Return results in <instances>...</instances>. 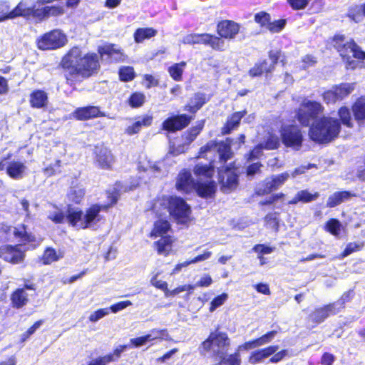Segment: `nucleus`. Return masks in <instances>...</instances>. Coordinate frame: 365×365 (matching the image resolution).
Segmentation results:
<instances>
[{"label":"nucleus","mask_w":365,"mask_h":365,"mask_svg":"<svg viewBox=\"0 0 365 365\" xmlns=\"http://www.w3.org/2000/svg\"><path fill=\"white\" fill-rule=\"evenodd\" d=\"M115 361V359H113V355H106L93 359L88 365H106L107 364Z\"/></svg>","instance_id":"nucleus-63"},{"label":"nucleus","mask_w":365,"mask_h":365,"mask_svg":"<svg viewBox=\"0 0 365 365\" xmlns=\"http://www.w3.org/2000/svg\"><path fill=\"white\" fill-rule=\"evenodd\" d=\"M341 224L338 220L331 219L326 223L325 230L335 237L340 235Z\"/></svg>","instance_id":"nucleus-47"},{"label":"nucleus","mask_w":365,"mask_h":365,"mask_svg":"<svg viewBox=\"0 0 365 365\" xmlns=\"http://www.w3.org/2000/svg\"><path fill=\"white\" fill-rule=\"evenodd\" d=\"M84 195L85 191L82 187H72L68 193V197L71 201L79 203L83 198Z\"/></svg>","instance_id":"nucleus-46"},{"label":"nucleus","mask_w":365,"mask_h":365,"mask_svg":"<svg viewBox=\"0 0 365 365\" xmlns=\"http://www.w3.org/2000/svg\"><path fill=\"white\" fill-rule=\"evenodd\" d=\"M354 195V194L347 191L336 192L329 197L327 206L328 207H334Z\"/></svg>","instance_id":"nucleus-28"},{"label":"nucleus","mask_w":365,"mask_h":365,"mask_svg":"<svg viewBox=\"0 0 365 365\" xmlns=\"http://www.w3.org/2000/svg\"><path fill=\"white\" fill-rule=\"evenodd\" d=\"M98 51L101 57L108 56L112 61L115 62L125 61L127 57L123 51L115 44H105L99 46Z\"/></svg>","instance_id":"nucleus-18"},{"label":"nucleus","mask_w":365,"mask_h":365,"mask_svg":"<svg viewBox=\"0 0 365 365\" xmlns=\"http://www.w3.org/2000/svg\"><path fill=\"white\" fill-rule=\"evenodd\" d=\"M67 41L66 36L61 30L54 29L38 38L37 46L41 50H51L64 46Z\"/></svg>","instance_id":"nucleus-10"},{"label":"nucleus","mask_w":365,"mask_h":365,"mask_svg":"<svg viewBox=\"0 0 365 365\" xmlns=\"http://www.w3.org/2000/svg\"><path fill=\"white\" fill-rule=\"evenodd\" d=\"M217 31L222 38L232 39L239 33L240 25L233 21L225 20L217 24Z\"/></svg>","instance_id":"nucleus-20"},{"label":"nucleus","mask_w":365,"mask_h":365,"mask_svg":"<svg viewBox=\"0 0 365 365\" xmlns=\"http://www.w3.org/2000/svg\"><path fill=\"white\" fill-rule=\"evenodd\" d=\"M323 110L324 107L320 103L304 99L298 109L297 120L302 125L307 126Z\"/></svg>","instance_id":"nucleus-9"},{"label":"nucleus","mask_w":365,"mask_h":365,"mask_svg":"<svg viewBox=\"0 0 365 365\" xmlns=\"http://www.w3.org/2000/svg\"><path fill=\"white\" fill-rule=\"evenodd\" d=\"M285 24L286 21L284 19L277 20L273 22H272L270 20L267 27V29L272 33H277L284 29Z\"/></svg>","instance_id":"nucleus-57"},{"label":"nucleus","mask_w":365,"mask_h":365,"mask_svg":"<svg viewBox=\"0 0 365 365\" xmlns=\"http://www.w3.org/2000/svg\"><path fill=\"white\" fill-rule=\"evenodd\" d=\"M336 307L337 304H329L323 307L316 309L309 314V319L317 324L322 323L329 316L339 313V309Z\"/></svg>","instance_id":"nucleus-19"},{"label":"nucleus","mask_w":365,"mask_h":365,"mask_svg":"<svg viewBox=\"0 0 365 365\" xmlns=\"http://www.w3.org/2000/svg\"><path fill=\"white\" fill-rule=\"evenodd\" d=\"M203 128V123L200 122L197 125L191 128L187 133H185L182 138L185 139V144H190L192 142Z\"/></svg>","instance_id":"nucleus-44"},{"label":"nucleus","mask_w":365,"mask_h":365,"mask_svg":"<svg viewBox=\"0 0 365 365\" xmlns=\"http://www.w3.org/2000/svg\"><path fill=\"white\" fill-rule=\"evenodd\" d=\"M61 66L71 76L82 78L90 77L100 67L97 54H83L78 47H73L68 52L61 61Z\"/></svg>","instance_id":"nucleus-1"},{"label":"nucleus","mask_w":365,"mask_h":365,"mask_svg":"<svg viewBox=\"0 0 365 365\" xmlns=\"http://www.w3.org/2000/svg\"><path fill=\"white\" fill-rule=\"evenodd\" d=\"M175 186L178 190L185 192L196 190L198 195L202 197H211L216 190L214 181L207 180L205 182H195L191 173L185 170L178 174Z\"/></svg>","instance_id":"nucleus-4"},{"label":"nucleus","mask_w":365,"mask_h":365,"mask_svg":"<svg viewBox=\"0 0 365 365\" xmlns=\"http://www.w3.org/2000/svg\"><path fill=\"white\" fill-rule=\"evenodd\" d=\"M48 101V96L46 92L36 90L30 96V103L34 108H41L44 107Z\"/></svg>","instance_id":"nucleus-29"},{"label":"nucleus","mask_w":365,"mask_h":365,"mask_svg":"<svg viewBox=\"0 0 365 365\" xmlns=\"http://www.w3.org/2000/svg\"><path fill=\"white\" fill-rule=\"evenodd\" d=\"M239 354H231L221 360L220 365H240Z\"/></svg>","instance_id":"nucleus-64"},{"label":"nucleus","mask_w":365,"mask_h":365,"mask_svg":"<svg viewBox=\"0 0 365 365\" xmlns=\"http://www.w3.org/2000/svg\"><path fill=\"white\" fill-rule=\"evenodd\" d=\"M152 122L153 117L150 115H146L138 117L131 125H129L126 128L125 133L130 135L138 133L143 127H148L150 125Z\"/></svg>","instance_id":"nucleus-24"},{"label":"nucleus","mask_w":365,"mask_h":365,"mask_svg":"<svg viewBox=\"0 0 365 365\" xmlns=\"http://www.w3.org/2000/svg\"><path fill=\"white\" fill-rule=\"evenodd\" d=\"M170 215L179 223H185L189 220L190 207L185 200L178 197H168L163 199Z\"/></svg>","instance_id":"nucleus-8"},{"label":"nucleus","mask_w":365,"mask_h":365,"mask_svg":"<svg viewBox=\"0 0 365 365\" xmlns=\"http://www.w3.org/2000/svg\"><path fill=\"white\" fill-rule=\"evenodd\" d=\"M154 340H169L170 335L167 329H153L150 331Z\"/></svg>","instance_id":"nucleus-59"},{"label":"nucleus","mask_w":365,"mask_h":365,"mask_svg":"<svg viewBox=\"0 0 365 365\" xmlns=\"http://www.w3.org/2000/svg\"><path fill=\"white\" fill-rule=\"evenodd\" d=\"M203 128V123L200 122L197 125L191 128L187 133H185L182 138L185 139V144H190L192 142Z\"/></svg>","instance_id":"nucleus-43"},{"label":"nucleus","mask_w":365,"mask_h":365,"mask_svg":"<svg viewBox=\"0 0 365 365\" xmlns=\"http://www.w3.org/2000/svg\"><path fill=\"white\" fill-rule=\"evenodd\" d=\"M355 119L360 124H365V96L358 98L352 106Z\"/></svg>","instance_id":"nucleus-26"},{"label":"nucleus","mask_w":365,"mask_h":365,"mask_svg":"<svg viewBox=\"0 0 365 365\" xmlns=\"http://www.w3.org/2000/svg\"><path fill=\"white\" fill-rule=\"evenodd\" d=\"M34 0H21L18 5L10 11L9 18H16L19 16L30 17L34 7Z\"/></svg>","instance_id":"nucleus-21"},{"label":"nucleus","mask_w":365,"mask_h":365,"mask_svg":"<svg viewBox=\"0 0 365 365\" xmlns=\"http://www.w3.org/2000/svg\"><path fill=\"white\" fill-rule=\"evenodd\" d=\"M219 178L222 186L228 190L236 187L237 185V175L233 168L230 167H218Z\"/></svg>","instance_id":"nucleus-16"},{"label":"nucleus","mask_w":365,"mask_h":365,"mask_svg":"<svg viewBox=\"0 0 365 365\" xmlns=\"http://www.w3.org/2000/svg\"><path fill=\"white\" fill-rule=\"evenodd\" d=\"M264 223L267 228L277 232L279 230L278 214L277 212L267 214L264 217Z\"/></svg>","instance_id":"nucleus-45"},{"label":"nucleus","mask_w":365,"mask_h":365,"mask_svg":"<svg viewBox=\"0 0 365 365\" xmlns=\"http://www.w3.org/2000/svg\"><path fill=\"white\" fill-rule=\"evenodd\" d=\"M170 228L168 221L159 220L155 222L151 235L154 237L161 236L165 234Z\"/></svg>","instance_id":"nucleus-37"},{"label":"nucleus","mask_w":365,"mask_h":365,"mask_svg":"<svg viewBox=\"0 0 365 365\" xmlns=\"http://www.w3.org/2000/svg\"><path fill=\"white\" fill-rule=\"evenodd\" d=\"M289 177L290 175L287 172L278 175H273L269 178H266L262 183L259 185L258 187L257 188L256 193L258 195H264L269 194L273 190H276L282 187Z\"/></svg>","instance_id":"nucleus-11"},{"label":"nucleus","mask_w":365,"mask_h":365,"mask_svg":"<svg viewBox=\"0 0 365 365\" xmlns=\"http://www.w3.org/2000/svg\"><path fill=\"white\" fill-rule=\"evenodd\" d=\"M333 43L334 48L346 61V68L347 69H354L359 65L358 61L351 59V56L360 60L365 59V52L361 51V48L352 39L345 41L344 36L338 35L334 38Z\"/></svg>","instance_id":"nucleus-5"},{"label":"nucleus","mask_w":365,"mask_h":365,"mask_svg":"<svg viewBox=\"0 0 365 365\" xmlns=\"http://www.w3.org/2000/svg\"><path fill=\"white\" fill-rule=\"evenodd\" d=\"M107 209V206L93 205L84 212L78 208L68 206L66 211V220L73 226L81 229L91 227L101 221L100 212Z\"/></svg>","instance_id":"nucleus-2"},{"label":"nucleus","mask_w":365,"mask_h":365,"mask_svg":"<svg viewBox=\"0 0 365 365\" xmlns=\"http://www.w3.org/2000/svg\"><path fill=\"white\" fill-rule=\"evenodd\" d=\"M280 57V51H271L269 53V58L259 61L250 69L249 73L252 77H256L266 73H271L274 71L275 65Z\"/></svg>","instance_id":"nucleus-12"},{"label":"nucleus","mask_w":365,"mask_h":365,"mask_svg":"<svg viewBox=\"0 0 365 365\" xmlns=\"http://www.w3.org/2000/svg\"><path fill=\"white\" fill-rule=\"evenodd\" d=\"M65 217L63 212L56 207H52V210L48 213V218L55 223L63 222Z\"/></svg>","instance_id":"nucleus-51"},{"label":"nucleus","mask_w":365,"mask_h":365,"mask_svg":"<svg viewBox=\"0 0 365 365\" xmlns=\"http://www.w3.org/2000/svg\"><path fill=\"white\" fill-rule=\"evenodd\" d=\"M228 295L226 293H223L221 295L215 297L210 304V311L213 312L217 307L222 306L225 302L227 299Z\"/></svg>","instance_id":"nucleus-61"},{"label":"nucleus","mask_w":365,"mask_h":365,"mask_svg":"<svg viewBox=\"0 0 365 365\" xmlns=\"http://www.w3.org/2000/svg\"><path fill=\"white\" fill-rule=\"evenodd\" d=\"M205 101L206 97L205 94L196 93L191 99L190 104L186 106V110L191 113H195L203 106Z\"/></svg>","instance_id":"nucleus-34"},{"label":"nucleus","mask_w":365,"mask_h":365,"mask_svg":"<svg viewBox=\"0 0 365 365\" xmlns=\"http://www.w3.org/2000/svg\"><path fill=\"white\" fill-rule=\"evenodd\" d=\"M203 128V123L200 122L197 125L191 128L187 133H185L182 138L185 139V144H190L192 142Z\"/></svg>","instance_id":"nucleus-42"},{"label":"nucleus","mask_w":365,"mask_h":365,"mask_svg":"<svg viewBox=\"0 0 365 365\" xmlns=\"http://www.w3.org/2000/svg\"><path fill=\"white\" fill-rule=\"evenodd\" d=\"M11 153H8L7 155L0 160V170H6L7 175L12 179L20 180L21 179L26 172V166L25 164L20 161H6L11 158Z\"/></svg>","instance_id":"nucleus-13"},{"label":"nucleus","mask_w":365,"mask_h":365,"mask_svg":"<svg viewBox=\"0 0 365 365\" xmlns=\"http://www.w3.org/2000/svg\"><path fill=\"white\" fill-rule=\"evenodd\" d=\"M278 349V346H269L264 349L254 351L249 357V362L252 364L261 363L265 359L274 354Z\"/></svg>","instance_id":"nucleus-22"},{"label":"nucleus","mask_w":365,"mask_h":365,"mask_svg":"<svg viewBox=\"0 0 365 365\" xmlns=\"http://www.w3.org/2000/svg\"><path fill=\"white\" fill-rule=\"evenodd\" d=\"M206 45L210 46L212 48L217 51L225 50V41L220 38L209 34Z\"/></svg>","instance_id":"nucleus-50"},{"label":"nucleus","mask_w":365,"mask_h":365,"mask_svg":"<svg viewBox=\"0 0 365 365\" xmlns=\"http://www.w3.org/2000/svg\"><path fill=\"white\" fill-rule=\"evenodd\" d=\"M230 346V339L226 333L212 332L210 334L207 339L204 341L200 347V353L205 354L211 351L214 355L222 357L225 351Z\"/></svg>","instance_id":"nucleus-6"},{"label":"nucleus","mask_w":365,"mask_h":365,"mask_svg":"<svg viewBox=\"0 0 365 365\" xmlns=\"http://www.w3.org/2000/svg\"><path fill=\"white\" fill-rule=\"evenodd\" d=\"M173 240L170 236L163 237L155 242L156 250L159 255H168L172 250Z\"/></svg>","instance_id":"nucleus-33"},{"label":"nucleus","mask_w":365,"mask_h":365,"mask_svg":"<svg viewBox=\"0 0 365 365\" xmlns=\"http://www.w3.org/2000/svg\"><path fill=\"white\" fill-rule=\"evenodd\" d=\"M322 98L324 101L327 104L335 103L337 101H341L334 86L330 89L324 91L322 94Z\"/></svg>","instance_id":"nucleus-49"},{"label":"nucleus","mask_w":365,"mask_h":365,"mask_svg":"<svg viewBox=\"0 0 365 365\" xmlns=\"http://www.w3.org/2000/svg\"><path fill=\"white\" fill-rule=\"evenodd\" d=\"M95 163L103 169H109L114 163V157L110 150L103 145L95 147Z\"/></svg>","instance_id":"nucleus-15"},{"label":"nucleus","mask_w":365,"mask_h":365,"mask_svg":"<svg viewBox=\"0 0 365 365\" xmlns=\"http://www.w3.org/2000/svg\"><path fill=\"white\" fill-rule=\"evenodd\" d=\"M75 118L80 120H84L98 116H106L104 113H101L97 106H88L78 108L73 113Z\"/></svg>","instance_id":"nucleus-23"},{"label":"nucleus","mask_w":365,"mask_h":365,"mask_svg":"<svg viewBox=\"0 0 365 365\" xmlns=\"http://www.w3.org/2000/svg\"><path fill=\"white\" fill-rule=\"evenodd\" d=\"M319 196V192L310 193L308 190H304L298 192V199L302 202H309L317 200Z\"/></svg>","instance_id":"nucleus-54"},{"label":"nucleus","mask_w":365,"mask_h":365,"mask_svg":"<svg viewBox=\"0 0 365 365\" xmlns=\"http://www.w3.org/2000/svg\"><path fill=\"white\" fill-rule=\"evenodd\" d=\"M215 162V160H211L209 165L201 164L196 165L194 168L195 175L200 178H205L210 179L214 173V168L215 167L214 164Z\"/></svg>","instance_id":"nucleus-27"},{"label":"nucleus","mask_w":365,"mask_h":365,"mask_svg":"<svg viewBox=\"0 0 365 365\" xmlns=\"http://www.w3.org/2000/svg\"><path fill=\"white\" fill-rule=\"evenodd\" d=\"M14 307L21 308L26 304L28 302V294L25 288L17 289L11 297Z\"/></svg>","instance_id":"nucleus-30"},{"label":"nucleus","mask_w":365,"mask_h":365,"mask_svg":"<svg viewBox=\"0 0 365 365\" xmlns=\"http://www.w3.org/2000/svg\"><path fill=\"white\" fill-rule=\"evenodd\" d=\"M281 136L282 143L287 147L299 150L302 143V135L300 130L295 125H286L282 128Z\"/></svg>","instance_id":"nucleus-14"},{"label":"nucleus","mask_w":365,"mask_h":365,"mask_svg":"<svg viewBox=\"0 0 365 365\" xmlns=\"http://www.w3.org/2000/svg\"><path fill=\"white\" fill-rule=\"evenodd\" d=\"M365 16V4L354 6L349 10L348 16L355 22L361 21Z\"/></svg>","instance_id":"nucleus-40"},{"label":"nucleus","mask_w":365,"mask_h":365,"mask_svg":"<svg viewBox=\"0 0 365 365\" xmlns=\"http://www.w3.org/2000/svg\"><path fill=\"white\" fill-rule=\"evenodd\" d=\"M119 76L123 81H130L134 78L135 72L133 67L125 66L119 70Z\"/></svg>","instance_id":"nucleus-53"},{"label":"nucleus","mask_w":365,"mask_h":365,"mask_svg":"<svg viewBox=\"0 0 365 365\" xmlns=\"http://www.w3.org/2000/svg\"><path fill=\"white\" fill-rule=\"evenodd\" d=\"M157 34V31L153 28L138 29L134 34L135 42L141 43L145 39L150 38Z\"/></svg>","instance_id":"nucleus-35"},{"label":"nucleus","mask_w":365,"mask_h":365,"mask_svg":"<svg viewBox=\"0 0 365 365\" xmlns=\"http://www.w3.org/2000/svg\"><path fill=\"white\" fill-rule=\"evenodd\" d=\"M159 273H156L150 279V284L157 289H161L164 292L165 294L168 290V283L165 281L158 279Z\"/></svg>","instance_id":"nucleus-60"},{"label":"nucleus","mask_w":365,"mask_h":365,"mask_svg":"<svg viewBox=\"0 0 365 365\" xmlns=\"http://www.w3.org/2000/svg\"><path fill=\"white\" fill-rule=\"evenodd\" d=\"M194 289H195V286L191 285V284H185L182 286H179L173 290H170L168 289L166 294H165V297H175L182 292L190 291V290H193Z\"/></svg>","instance_id":"nucleus-56"},{"label":"nucleus","mask_w":365,"mask_h":365,"mask_svg":"<svg viewBox=\"0 0 365 365\" xmlns=\"http://www.w3.org/2000/svg\"><path fill=\"white\" fill-rule=\"evenodd\" d=\"M209 38V34H190L185 36L182 38V43L184 44H203L206 45L207 38Z\"/></svg>","instance_id":"nucleus-31"},{"label":"nucleus","mask_w":365,"mask_h":365,"mask_svg":"<svg viewBox=\"0 0 365 365\" xmlns=\"http://www.w3.org/2000/svg\"><path fill=\"white\" fill-rule=\"evenodd\" d=\"M338 114L340 118V120H341L342 123L344 125L347 127L352 126L351 113L348 108L344 106L340 108V109L338 111Z\"/></svg>","instance_id":"nucleus-52"},{"label":"nucleus","mask_w":365,"mask_h":365,"mask_svg":"<svg viewBox=\"0 0 365 365\" xmlns=\"http://www.w3.org/2000/svg\"><path fill=\"white\" fill-rule=\"evenodd\" d=\"M5 250V252H0V257H3L6 261L16 264L21 262L24 257L23 252L16 247L11 246L6 247Z\"/></svg>","instance_id":"nucleus-25"},{"label":"nucleus","mask_w":365,"mask_h":365,"mask_svg":"<svg viewBox=\"0 0 365 365\" xmlns=\"http://www.w3.org/2000/svg\"><path fill=\"white\" fill-rule=\"evenodd\" d=\"M364 246L362 242H350L349 243L341 254L343 257H347L351 253L360 250Z\"/></svg>","instance_id":"nucleus-58"},{"label":"nucleus","mask_w":365,"mask_h":365,"mask_svg":"<svg viewBox=\"0 0 365 365\" xmlns=\"http://www.w3.org/2000/svg\"><path fill=\"white\" fill-rule=\"evenodd\" d=\"M262 143L264 148L272 150L278 148L279 145V139L275 134L268 132L266 139Z\"/></svg>","instance_id":"nucleus-48"},{"label":"nucleus","mask_w":365,"mask_h":365,"mask_svg":"<svg viewBox=\"0 0 365 365\" xmlns=\"http://www.w3.org/2000/svg\"><path fill=\"white\" fill-rule=\"evenodd\" d=\"M214 153L217 155L219 160L222 163H226L227 160L232 158L230 140L227 139L225 141L219 143L209 142L205 146L200 148L198 158H209Z\"/></svg>","instance_id":"nucleus-7"},{"label":"nucleus","mask_w":365,"mask_h":365,"mask_svg":"<svg viewBox=\"0 0 365 365\" xmlns=\"http://www.w3.org/2000/svg\"><path fill=\"white\" fill-rule=\"evenodd\" d=\"M186 66V63L182 61L179 63H175L171 66L169 69V73L170 76L177 81H180L182 80V75L184 71V68Z\"/></svg>","instance_id":"nucleus-41"},{"label":"nucleus","mask_w":365,"mask_h":365,"mask_svg":"<svg viewBox=\"0 0 365 365\" xmlns=\"http://www.w3.org/2000/svg\"><path fill=\"white\" fill-rule=\"evenodd\" d=\"M108 314V308L100 309L91 314L88 319L91 322H96Z\"/></svg>","instance_id":"nucleus-62"},{"label":"nucleus","mask_w":365,"mask_h":365,"mask_svg":"<svg viewBox=\"0 0 365 365\" xmlns=\"http://www.w3.org/2000/svg\"><path fill=\"white\" fill-rule=\"evenodd\" d=\"M355 86V83H342L338 85H335L334 87L341 101H342L354 91Z\"/></svg>","instance_id":"nucleus-36"},{"label":"nucleus","mask_w":365,"mask_h":365,"mask_svg":"<svg viewBox=\"0 0 365 365\" xmlns=\"http://www.w3.org/2000/svg\"><path fill=\"white\" fill-rule=\"evenodd\" d=\"M11 231L19 242L25 243L34 240V236L28 233L26 227L23 225L13 227L11 229Z\"/></svg>","instance_id":"nucleus-32"},{"label":"nucleus","mask_w":365,"mask_h":365,"mask_svg":"<svg viewBox=\"0 0 365 365\" xmlns=\"http://www.w3.org/2000/svg\"><path fill=\"white\" fill-rule=\"evenodd\" d=\"M62 257L63 256L61 254H57L54 249L48 247L44 251V253L41 257V261L43 264H50Z\"/></svg>","instance_id":"nucleus-39"},{"label":"nucleus","mask_w":365,"mask_h":365,"mask_svg":"<svg viewBox=\"0 0 365 365\" xmlns=\"http://www.w3.org/2000/svg\"><path fill=\"white\" fill-rule=\"evenodd\" d=\"M245 112H236L232 115V116L228 119L225 127L224 128L223 133H228L231 130L236 128L242 118L244 116Z\"/></svg>","instance_id":"nucleus-38"},{"label":"nucleus","mask_w":365,"mask_h":365,"mask_svg":"<svg viewBox=\"0 0 365 365\" xmlns=\"http://www.w3.org/2000/svg\"><path fill=\"white\" fill-rule=\"evenodd\" d=\"M270 20V15L264 11H260L255 15V21L259 24L261 27L267 29Z\"/></svg>","instance_id":"nucleus-55"},{"label":"nucleus","mask_w":365,"mask_h":365,"mask_svg":"<svg viewBox=\"0 0 365 365\" xmlns=\"http://www.w3.org/2000/svg\"><path fill=\"white\" fill-rule=\"evenodd\" d=\"M191 118L185 114L176 115L166 119L163 123V128L170 132H175L186 127L190 122Z\"/></svg>","instance_id":"nucleus-17"},{"label":"nucleus","mask_w":365,"mask_h":365,"mask_svg":"<svg viewBox=\"0 0 365 365\" xmlns=\"http://www.w3.org/2000/svg\"><path fill=\"white\" fill-rule=\"evenodd\" d=\"M340 127L338 120L331 117H323L312 124L309 135L314 141L329 143L337 137Z\"/></svg>","instance_id":"nucleus-3"}]
</instances>
